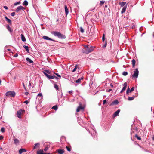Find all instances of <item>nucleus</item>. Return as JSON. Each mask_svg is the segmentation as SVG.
Listing matches in <instances>:
<instances>
[{
    "instance_id": "nucleus-1",
    "label": "nucleus",
    "mask_w": 154,
    "mask_h": 154,
    "mask_svg": "<svg viewBox=\"0 0 154 154\" xmlns=\"http://www.w3.org/2000/svg\"><path fill=\"white\" fill-rule=\"evenodd\" d=\"M85 47L86 48L83 49L82 50V52L87 54H88L92 51L94 50V48L91 45H85Z\"/></svg>"
},
{
    "instance_id": "nucleus-2",
    "label": "nucleus",
    "mask_w": 154,
    "mask_h": 154,
    "mask_svg": "<svg viewBox=\"0 0 154 154\" xmlns=\"http://www.w3.org/2000/svg\"><path fill=\"white\" fill-rule=\"evenodd\" d=\"M51 33L55 36L57 37L60 39H64L66 38L65 35L57 31H53L51 32Z\"/></svg>"
},
{
    "instance_id": "nucleus-3",
    "label": "nucleus",
    "mask_w": 154,
    "mask_h": 154,
    "mask_svg": "<svg viewBox=\"0 0 154 154\" xmlns=\"http://www.w3.org/2000/svg\"><path fill=\"white\" fill-rule=\"evenodd\" d=\"M15 94V93L14 91H8L6 93V96L11 97H14Z\"/></svg>"
},
{
    "instance_id": "nucleus-4",
    "label": "nucleus",
    "mask_w": 154,
    "mask_h": 154,
    "mask_svg": "<svg viewBox=\"0 0 154 154\" xmlns=\"http://www.w3.org/2000/svg\"><path fill=\"white\" fill-rule=\"evenodd\" d=\"M139 71L137 68L135 69L134 71V73L132 75L133 78H137L138 75Z\"/></svg>"
},
{
    "instance_id": "nucleus-5",
    "label": "nucleus",
    "mask_w": 154,
    "mask_h": 154,
    "mask_svg": "<svg viewBox=\"0 0 154 154\" xmlns=\"http://www.w3.org/2000/svg\"><path fill=\"white\" fill-rule=\"evenodd\" d=\"M24 111V110L20 109L18 110L17 112V116L19 118H21V114L22 112Z\"/></svg>"
},
{
    "instance_id": "nucleus-6",
    "label": "nucleus",
    "mask_w": 154,
    "mask_h": 154,
    "mask_svg": "<svg viewBox=\"0 0 154 154\" xmlns=\"http://www.w3.org/2000/svg\"><path fill=\"white\" fill-rule=\"evenodd\" d=\"M25 9L24 7H23L22 6H18L16 9V11L17 12H19L21 10H24Z\"/></svg>"
},
{
    "instance_id": "nucleus-7",
    "label": "nucleus",
    "mask_w": 154,
    "mask_h": 154,
    "mask_svg": "<svg viewBox=\"0 0 154 154\" xmlns=\"http://www.w3.org/2000/svg\"><path fill=\"white\" fill-rule=\"evenodd\" d=\"M123 87L122 89L120 91V92L121 93H122L123 91L125 90L126 88V87L127 86V83L126 82H125L123 84Z\"/></svg>"
},
{
    "instance_id": "nucleus-8",
    "label": "nucleus",
    "mask_w": 154,
    "mask_h": 154,
    "mask_svg": "<svg viewBox=\"0 0 154 154\" xmlns=\"http://www.w3.org/2000/svg\"><path fill=\"white\" fill-rule=\"evenodd\" d=\"M84 108L81 106V104L78 107L76 110V112H79L80 110L83 111L84 110Z\"/></svg>"
},
{
    "instance_id": "nucleus-9",
    "label": "nucleus",
    "mask_w": 154,
    "mask_h": 154,
    "mask_svg": "<svg viewBox=\"0 0 154 154\" xmlns=\"http://www.w3.org/2000/svg\"><path fill=\"white\" fill-rule=\"evenodd\" d=\"M42 38L45 40H51L53 41H55L54 40L49 38V37L47 36H43Z\"/></svg>"
},
{
    "instance_id": "nucleus-10",
    "label": "nucleus",
    "mask_w": 154,
    "mask_h": 154,
    "mask_svg": "<svg viewBox=\"0 0 154 154\" xmlns=\"http://www.w3.org/2000/svg\"><path fill=\"white\" fill-rule=\"evenodd\" d=\"M120 109H118L117 111H116V112H115L113 114V117H115L117 116L118 115V114L120 112Z\"/></svg>"
},
{
    "instance_id": "nucleus-11",
    "label": "nucleus",
    "mask_w": 154,
    "mask_h": 154,
    "mask_svg": "<svg viewBox=\"0 0 154 154\" xmlns=\"http://www.w3.org/2000/svg\"><path fill=\"white\" fill-rule=\"evenodd\" d=\"M47 77L48 79H53L54 78H55L56 79H57V78L55 76L53 75H48Z\"/></svg>"
},
{
    "instance_id": "nucleus-12",
    "label": "nucleus",
    "mask_w": 154,
    "mask_h": 154,
    "mask_svg": "<svg viewBox=\"0 0 154 154\" xmlns=\"http://www.w3.org/2000/svg\"><path fill=\"white\" fill-rule=\"evenodd\" d=\"M119 102L118 100H115L114 101H113L111 104H110V105H117L118 104Z\"/></svg>"
},
{
    "instance_id": "nucleus-13",
    "label": "nucleus",
    "mask_w": 154,
    "mask_h": 154,
    "mask_svg": "<svg viewBox=\"0 0 154 154\" xmlns=\"http://www.w3.org/2000/svg\"><path fill=\"white\" fill-rule=\"evenodd\" d=\"M57 151L58 153L59 154H63L64 152V150L62 149H59Z\"/></svg>"
},
{
    "instance_id": "nucleus-14",
    "label": "nucleus",
    "mask_w": 154,
    "mask_h": 154,
    "mask_svg": "<svg viewBox=\"0 0 154 154\" xmlns=\"http://www.w3.org/2000/svg\"><path fill=\"white\" fill-rule=\"evenodd\" d=\"M43 150H40L38 151L37 152V154H50V153H43Z\"/></svg>"
},
{
    "instance_id": "nucleus-15",
    "label": "nucleus",
    "mask_w": 154,
    "mask_h": 154,
    "mask_svg": "<svg viewBox=\"0 0 154 154\" xmlns=\"http://www.w3.org/2000/svg\"><path fill=\"white\" fill-rule=\"evenodd\" d=\"M26 150L23 149H21L19 151V154H21L22 153L24 152H26Z\"/></svg>"
},
{
    "instance_id": "nucleus-16",
    "label": "nucleus",
    "mask_w": 154,
    "mask_h": 154,
    "mask_svg": "<svg viewBox=\"0 0 154 154\" xmlns=\"http://www.w3.org/2000/svg\"><path fill=\"white\" fill-rule=\"evenodd\" d=\"M127 7V5L124 6L121 11V13L123 14L125 12Z\"/></svg>"
},
{
    "instance_id": "nucleus-17",
    "label": "nucleus",
    "mask_w": 154,
    "mask_h": 154,
    "mask_svg": "<svg viewBox=\"0 0 154 154\" xmlns=\"http://www.w3.org/2000/svg\"><path fill=\"white\" fill-rule=\"evenodd\" d=\"M40 146V143H37L35 144V146L33 147V149H35L38 148Z\"/></svg>"
},
{
    "instance_id": "nucleus-18",
    "label": "nucleus",
    "mask_w": 154,
    "mask_h": 154,
    "mask_svg": "<svg viewBox=\"0 0 154 154\" xmlns=\"http://www.w3.org/2000/svg\"><path fill=\"white\" fill-rule=\"evenodd\" d=\"M26 61L29 62L30 63H33V61H32L30 58L28 57H27L26 58Z\"/></svg>"
},
{
    "instance_id": "nucleus-19",
    "label": "nucleus",
    "mask_w": 154,
    "mask_h": 154,
    "mask_svg": "<svg viewBox=\"0 0 154 154\" xmlns=\"http://www.w3.org/2000/svg\"><path fill=\"white\" fill-rule=\"evenodd\" d=\"M14 143L16 145H17L19 144V141L17 139H14Z\"/></svg>"
},
{
    "instance_id": "nucleus-20",
    "label": "nucleus",
    "mask_w": 154,
    "mask_h": 154,
    "mask_svg": "<svg viewBox=\"0 0 154 154\" xmlns=\"http://www.w3.org/2000/svg\"><path fill=\"white\" fill-rule=\"evenodd\" d=\"M126 2H120L119 3V5H121V7H123L125 6V5H126Z\"/></svg>"
},
{
    "instance_id": "nucleus-21",
    "label": "nucleus",
    "mask_w": 154,
    "mask_h": 154,
    "mask_svg": "<svg viewBox=\"0 0 154 154\" xmlns=\"http://www.w3.org/2000/svg\"><path fill=\"white\" fill-rule=\"evenodd\" d=\"M21 40L23 42H25L26 41V39L24 36V35L23 34H21Z\"/></svg>"
},
{
    "instance_id": "nucleus-22",
    "label": "nucleus",
    "mask_w": 154,
    "mask_h": 154,
    "mask_svg": "<svg viewBox=\"0 0 154 154\" xmlns=\"http://www.w3.org/2000/svg\"><path fill=\"white\" fill-rule=\"evenodd\" d=\"M65 10L66 14V15H67L68 14L69 11L68 8L66 5L65 6Z\"/></svg>"
},
{
    "instance_id": "nucleus-23",
    "label": "nucleus",
    "mask_w": 154,
    "mask_h": 154,
    "mask_svg": "<svg viewBox=\"0 0 154 154\" xmlns=\"http://www.w3.org/2000/svg\"><path fill=\"white\" fill-rule=\"evenodd\" d=\"M5 19H6V20L9 23H11V20L8 19L7 17H5Z\"/></svg>"
},
{
    "instance_id": "nucleus-24",
    "label": "nucleus",
    "mask_w": 154,
    "mask_h": 154,
    "mask_svg": "<svg viewBox=\"0 0 154 154\" xmlns=\"http://www.w3.org/2000/svg\"><path fill=\"white\" fill-rule=\"evenodd\" d=\"M6 28L8 31H9L11 32H12V30L11 29L9 25H7L6 26Z\"/></svg>"
},
{
    "instance_id": "nucleus-25",
    "label": "nucleus",
    "mask_w": 154,
    "mask_h": 154,
    "mask_svg": "<svg viewBox=\"0 0 154 154\" xmlns=\"http://www.w3.org/2000/svg\"><path fill=\"white\" fill-rule=\"evenodd\" d=\"M24 48L26 49L27 52H29V47L28 46L26 45L23 46Z\"/></svg>"
},
{
    "instance_id": "nucleus-26",
    "label": "nucleus",
    "mask_w": 154,
    "mask_h": 154,
    "mask_svg": "<svg viewBox=\"0 0 154 154\" xmlns=\"http://www.w3.org/2000/svg\"><path fill=\"white\" fill-rule=\"evenodd\" d=\"M82 79H83V78H79L78 79L76 80L75 82L77 83H80L81 80Z\"/></svg>"
},
{
    "instance_id": "nucleus-27",
    "label": "nucleus",
    "mask_w": 154,
    "mask_h": 154,
    "mask_svg": "<svg viewBox=\"0 0 154 154\" xmlns=\"http://www.w3.org/2000/svg\"><path fill=\"white\" fill-rule=\"evenodd\" d=\"M28 2L26 0H25L23 3V4L25 6H27L28 5Z\"/></svg>"
},
{
    "instance_id": "nucleus-28",
    "label": "nucleus",
    "mask_w": 154,
    "mask_h": 154,
    "mask_svg": "<svg viewBox=\"0 0 154 154\" xmlns=\"http://www.w3.org/2000/svg\"><path fill=\"white\" fill-rule=\"evenodd\" d=\"M135 61L134 59H133L132 60V66L133 67H134L135 66Z\"/></svg>"
},
{
    "instance_id": "nucleus-29",
    "label": "nucleus",
    "mask_w": 154,
    "mask_h": 154,
    "mask_svg": "<svg viewBox=\"0 0 154 154\" xmlns=\"http://www.w3.org/2000/svg\"><path fill=\"white\" fill-rule=\"evenodd\" d=\"M134 99V98L133 97H131L129 96L128 97V100L129 101L132 100H133Z\"/></svg>"
},
{
    "instance_id": "nucleus-30",
    "label": "nucleus",
    "mask_w": 154,
    "mask_h": 154,
    "mask_svg": "<svg viewBox=\"0 0 154 154\" xmlns=\"http://www.w3.org/2000/svg\"><path fill=\"white\" fill-rule=\"evenodd\" d=\"M129 92H130V88L129 87H128L126 91V94L128 95Z\"/></svg>"
},
{
    "instance_id": "nucleus-31",
    "label": "nucleus",
    "mask_w": 154,
    "mask_h": 154,
    "mask_svg": "<svg viewBox=\"0 0 154 154\" xmlns=\"http://www.w3.org/2000/svg\"><path fill=\"white\" fill-rule=\"evenodd\" d=\"M52 109L55 110H57V106L56 105L54 106L52 108Z\"/></svg>"
},
{
    "instance_id": "nucleus-32",
    "label": "nucleus",
    "mask_w": 154,
    "mask_h": 154,
    "mask_svg": "<svg viewBox=\"0 0 154 154\" xmlns=\"http://www.w3.org/2000/svg\"><path fill=\"white\" fill-rule=\"evenodd\" d=\"M54 88L56 89V90H58L59 89V88L58 85L56 84H54Z\"/></svg>"
},
{
    "instance_id": "nucleus-33",
    "label": "nucleus",
    "mask_w": 154,
    "mask_h": 154,
    "mask_svg": "<svg viewBox=\"0 0 154 154\" xmlns=\"http://www.w3.org/2000/svg\"><path fill=\"white\" fill-rule=\"evenodd\" d=\"M122 75L124 76H126L128 75V72L126 71H124L122 73Z\"/></svg>"
},
{
    "instance_id": "nucleus-34",
    "label": "nucleus",
    "mask_w": 154,
    "mask_h": 154,
    "mask_svg": "<svg viewBox=\"0 0 154 154\" xmlns=\"http://www.w3.org/2000/svg\"><path fill=\"white\" fill-rule=\"evenodd\" d=\"M135 137L137 138L138 140H141V138L139 137H138L137 134H136L135 135Z\"/></svg>"
},
{
    "instance_id": "nucleus-35",
    "label": "nucleus",
    "mask_w": 154,
    "mask_h": 154,
    "mask_svg": "<svg viewBox=\"0 0 154 154\" xmlns=\"http://www.w3.org/2000/svg\"><path fill=\"white\" fill-rule=\"evenodd\" d=\"M1 131L2 132H4L5 131V129L4 127H2L1 129Z\"/></svg>"
},
{
    "instance_id": "nucleus-36",
    "label": "nucleus",
    "mask_w": 154,
    "mask_h": 154,
    "mask_svg": "<svg viewBox=\"0 0 154 154\" xmlns=\"http://www.w3.org/2000/svg\"><path fill=\"white\" fill-rule=\"evenodd\" d=\"M97 133H96V131L95 130H94V132H93V135L95 136V137H94L95 138V136H96V137H97Z\"/></svg>"
},
{
    "instance_id": "nucleus-37",
    "label": "nucleus",
    "mask_w": 154,
    "mask_h": 154,
    "mask_svg": "<svg viewBox=\"0 0 154 154\" xmlns=\"http://www.w3.org/2000/svg\"><path fill=\"white\" fill-rule=\"evenodd\" d=\"M80 32L82 33H84V30L82 27H80Z\"/></svg>"
},
{
    "instance_id": "nucleus-38",
    "label": "nucleus",
    "mask_w": 154,
    "mask_h": 154,
    "mask_svg": "<svg viewBox=\"0 0 154 154\" xmlns=\"http://www.w3.org/2000/svg\"><path fill=\"white\" fill-rule=\"evenodd\" d=\"M134 89V87H133L131 88V89H130V92H131L132 91H133Z\"/></svg>"
},
{
    "instance_id": "nucleus-39",
    "label": "nucleus",
    "mask_w": 154,
    "mask_h": 154,
    "mask_svg": "<svg viewBox=\"0 0 154 154\" xmlns=\"http://www.w3.org/2000/svg\"><path fill=\"white\" fill-rule=\"evenodd\" d=\"M20 2L19 1V2H15V3H14V5H17L20 4Z\"/></svg>"
},
{
    "instance_id": "nucleus-40",
    "label": "nucleus",
    "mask_w": 154,
    "mask_h": 154,
    "mask_svg": "<svg viewBox=\"0 0 154 154\" xmlns=\"http://www.w3.org/2000/svg\"><path fill=\"white\" fill-rule=\"evenodd\" d=\"M77 69V65H76L72 70V72H75Z\"/></svg>"
},
{
    "instance_id": "nucleus-41",
    "label": "nucleus",
    "mask_w": 154,
    "mask_h": 154,
    "mask_svg": "<svg viewBox=\"0 0 154 154\" xmlns=\"http://www.w3.org/2000/svg\"><path fill=\"white\" fill-rule=\"evenodd\" d=\"M66 148L67 149V150L69 151H71V149L69 147H68V146H66Z\"/></svg>"
},
{
    "instance_id": "nucleus-42",
    "label": "nucleus",
    "mask_w": 154,
    "mask_h": 154,
    "mask_svg": "<svg viewBox=\"0 0 154 154\" xmlns=\"http://www.w3.org/2000/svg\"><path fill=\"white\" fill-rule=\"evenodd\" d=\"M48 146H45V147L44 149V150L45 151H46L48 150Z\"/></svg>"
},
{
    "instance_id": "nucleus-43",
    "label": "nucleus",
    "mask_w": 154,
    "mask_h": 154,
    "mask_svg": "<svg viewBox=\"0 0 154 154\" xmlns=\"http://www.w3.org/2000/svg\"><path fill=\"white\" fill-rule=\"evenodd\" d=\"M104 1H101L100 2V5H102L104 3Z\"/></svg>"
},
{
    "instance_id": "nucleus-44",
    "label": "nucleus",
    "mask_w": 154,
    "mask_h": 154,
    "mask_svg": "<svg viewBox=\"0 0 154 154\" xmlns=\"http://www.w3.org/2000/svg\"><path fill=\"white\" fill-rule=\"evenodd\" d=\"M45 72H46L47 73H48V74H50V72L48 70H45L44 71Z\"/></svg>"
},
{
    "instance_id": "nucleus-45",
    "label": "nucleus",
    "mask_w": 154,
    "mask_h": 154,
    "mask_svg": "<svg viewBox=\"0 0 154 154\" xmlns=\"http://www.w3.org/2000/svg\"><path fill=\"white\" fill-rule=\"evenodd\" d=\"M43 73L45 75V76H46V77H47V76H48V74L46 72H45L44 71H43Z\"/></svg>"
},
{
    "instance_id": "nucleus-46",
    "label": "nucleus",
    "mask_w": 154,
    "mask_h": 154,
    "mask_svg": "<svg viewBox=\"0 0 154 154\" xmlns=\"http://www.w3.org/2000/svg\"><path fill=\"white\" fill-rule=\"evenodd\" d=\"M102 40L103 42H104L105 40V35L103 34L102 37Z\"/></svg>"
},
{
    "instance_id": "nucleus-47",
    "label": "nucleus",
    "mask_w": 154,
    "mask_h": 154,
    "mask_svg": "<svg viewBox=\"0 0 154 154\" xmlns=\"http://www.w3.org/2000/svg\"><path fill=\"white\" fill-rule=\"evenodd\" d=\"M15 13L14 12H13L11 14V16H14L15 15Z\"/></svg>"
},
{
    "instance_id": "nucleus-48",
    "label": "nucleus",
    "mask_w": 154,
    "mask_h": 154,
    "mask_svg": "<svg viewBox=\"0 0 154 154\" xmlns=\"http://www.w3.org/2000/svg\"><path fill=\"white\" fill-rule=\"evenodd\" d=\"M37 96H39L40 97H42V95L41 93H39L38 95Z\"/></svg>"
},
{
    "instance_id": "nucleus-49",
    "label": "nucleus",
    "mask_w": 154,
    "mask_h": 154,
    "mask_svg": "<svg viewBox=\"0 0 154 154\" xmlns=\"http://www.w3.org/2000/svg\"><path fill=\"white\" fill-rule=\"evenodd\" d=\"M3 8H5L6 10H8V8L6 6H3Z\"/></svg>"
},
{
    "instance_id": "nucleus-50",
    "label": "nucleus",
    "mask_w": 154,
    "mask_h": 154,
    "mask_svg": "<svg viewBox=\"0 0 154 154\" xmlns=\"http://www.w3.org/2000/svg\"><path fill=\"white\" fill-rule=\"evenodd\" d=\"M55 74L59 77H60V78H61V76L59 75L57 73H55Z\"/></svg>"
},
{
    "instance_id": "nucleus-51",
    "label": "nucleus",
    "mask_w": 154,
    "mask_h": 154,
    "mask_svg": "<svg viewBox=\"0 0 154 154\" xmlns=\"http://www.w3.org/2000/svg\"><path fill=\"white\" fill-rule=\"evenodd\" d=\"M106 99L104 100L103 101V104H104L106 103Z\"/></svg>"
},
{
    "instance_id": "nucleus-52",
    "label": "nucleus",
    "mask_w": 154,
    "mask_h": 154,
    "mask_svg": "<svg viewBox=\"0 0 154 154\" xmlns=\"http://www.w3.org/2000/svg\"><path fill=\"white\" fill-rule=\"evenodd\" d=\"M24 103L27 104L29 102L27 100H26L24 102Z\"/></svg>"
},
{
    "instance_id": "nucleus-53",
    "label": "nucleus",
    "mask_w": 154,
    "mask_h": 154,
    "mask_svg": "<svg viewBox=\"0 0 154 154\" xmlns=\"http://www.w3.org/2000/svg\"><path fill=\"white\" fill-rule=\"evenodd\" d=\"M112 91V89H109L108 90H107L106 91V92H110Z\"/></svg>"
},
{
    "instance_id": "nucleus-54",
    "label": "nucleus",
    "mask_w": 154,
    "mask_h": 154,
    "mask_svg": "<svg viewBox=\"0 0 154 154\" xmlns=\"http://www.w3.org/2000/svg\"><path fill=\"white\" fill-rule=\"evenodd\" d=\"M23 86L24 88V89L26 90V89L25 87V85H24V83H23Z\"/></svg>"
},
{
    "instance_id": "nucleus-55",
    "label": "nucleus",
    "mask_w": 154,
    "mask_h": 154,
    "mask_svg": "<svg viewBox=\"0 0 154 154\" xmlns=\"http://www.w3.org/2000/svg\"><path fill=\"white\" fill-rule=\"evenodd\" d=\"M107 45L106 41L105 44L103 46L104 47H106Z\"/></svg>"
},
{
    "instance_id": "nucleus-56",
    "label": "nucleus",
    "mask_w": 154,
    "mask_h": 154,
    "mask_svg": "<svg viewBox=\"0 0 154 154\" xmlns=\"http://www.w3.org/2000/svg\"><path fill=\"white\" fill-rule=\"evenodd\" d=\"M18 56V54H17L16 53L15 54V55L14 56V57H17Z\"/></svg>"
},
{
    "instance_id": "nucleus-57",
    "label": "nucleus",
    "mask_w": 154,
    "mask_h": 154,
    "mask_svg": "<svg viewBox=\"0 0 154 154\" xmlns=\"http://www.w3.org/2000/svg\"><path fill=\"white\" fill-rule=\"evenodd\" d=\"M72 92L73 91H69V92L70 94H72Z\"/></svg>"
},
{
    "instance_id": "nucleus-58",
    "label": "nucleus",
    "mask_w": 154,
    "mask_h": 154,
    "mask_svg": "<svg viewBox=\"0 0 154 154\" xmlns=\"http://www.w3.org/2000/svg\"><path fill=\"white\" fill-rule=\"evenodd\" d=\"M28 94H29V93H28V92H25V94L26 95H27Z\"/></svg>"
},
{
    "instance_id": "nucleus-59",
    "label": "nucleus",
    "mask_w": 154,
    "mask_h": 154,
    "mask_svg": "<svg viewBox=\"0 0 154 154\" xmlns=\"http://www.w3.org/2000/svg\"><path fill=\"white\" fill-rule=\"evenodd\" d=\"M110 86L112 88L113 87V85H112V83H110Z\"/></svg>"
},
{
    "instance_id": "nucleus-60",
    "label": "nucleus",
    "mask_w": 154,
    "mask_h": 154,
    "mask_svg": "<svg viewBox=\"0 0 154 154\" xmlns=\"http://www.w3.org/2000/svg\"><path fill=\"white\" fill-rule=\"evenodd\" d=\"M3 138V136H0V140L2 139Z\"/></svg>"
},
{
    "instance_id": "nucleus-61",
    "label": "nucleus",
    "mask_w": 154,
    "mask_h": 154,
    "mask_svg": "<svg viewBox=\"0 0 154 154\" xmlns=\"http://www.w3.org/2000/svg\"><path fill=\"white\" fill-rule=\"evenodd\" d=\"M134 129L135 130H137V127H136L134 128Z\"/></svg>"
},
{
    "instance_id": "nucleus-62",
    "label": "nucleus",
    "mask_w": 154,
    "mask_h": 154,
    "mask_svg": "<svg viewBox=\"0 0 154 154\" xmlns=\"http://www.w3.org/2000/svg\"><path fill=\"white\" fill-rule=\"evenodd\" d=\"M29 86H30V85H31V83H30V82H29Z\"/></svg>"
},
{
    "instance_id": "nucleus-63",
    "label": "nucleus",
    "mask_w": 154,
    "mask_h": 154,
    "mask_svg": "<svg viewBox=\"0 0 154 154\" xmlns=\"http://www.w3.org/2000/svg\"><path fill=\"white\" fill-rule=\"evenodd\" d=\"M151 111H152V107H151Z\"/></svg>"
},
{
    "instance_id": "nucleus-64",
    "label": "nucleus",
    "mask_w": 154,
    "mask_h": 154,
    "mask_svg": "<svg viewBox=\"0 0 154 154\" xmlns=\"http://www.w3.org/2000/svg\"><path fill=\"white\" fill-rule=\"evenodd\" d=\"M153 37H154V34H153Z\"/></svg>"
}]
</instances>
